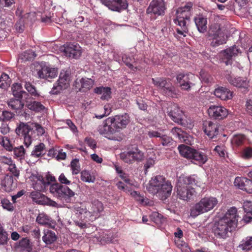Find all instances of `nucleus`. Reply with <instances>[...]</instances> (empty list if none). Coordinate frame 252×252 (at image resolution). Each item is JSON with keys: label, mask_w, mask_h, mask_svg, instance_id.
Returning a JSON list of instances; mask_svg holds the SVG:
<instances>
[{"label": "nucleus", "mask_w": 252, "mask_h": 252, "mask_svg": "<svg viewBox=\"0 0 252 252\" xmlns=\"http://www.w3.org/2000/svg\"><path fill=\"white\" fill-rule=\"evenodd\" d=\"M130 122L129 115L126 114L117 115L107 118L102 125L99 126L98 131L101 135L112 140L121 141V137H115L113 134L125 128Z\"/></svg>", "instance_id": "1"}, {"label": "nucleus", "mask_w": 252, "mask_h": 252, "mask_svg": "<svg viewBox=\"0 0 252 252\" xmlns=\"http://www.w3.org/2000/svg\"><path fill=\"white\" fill-rule=\"evenodd\" d=\"M238 218L237 208H230L222 218L214 223L212 232L217 238L226 239L237 227Z\"/></svg>", "instance_id": "2"}, {"label": "nucleus", "mask_w": 252, "mask_h": 252, "mask_svg": "<svg viewBox=\"0 0 252 252\" xmlns=\"http://www.w3.org/2000/svg\"><path fill=\"white\" fill-rule=\"evenodd\" d=\"M148 192L157 195L161 200H164L171 194L172 186L170 182L161 175H157L151 178L147 187Z\"/></svg>", "instance_id": "3"}, {"label": "nucleus", "mask_w": 252, "mask_h": 252, "mask_svg": "<svg viewBox=\"0 0 252 252\" xmlns=\"http://www.w3.org/2000/svg\"><path fill=\"white\" fill-rule=\"evenodd\" d=\"M195 184L194 176L180 177L177 184V195L181 199L188 201L195 195V191L190 185Z\"/></svg>", "instance_id": "4"}, {"label": "nucleus", "mask_w": 252, "mask_h": 252, "mask_svg": "<svg viewBox=\"0 0 252 252\" xmlns=\"http://www.w3.org/2000/svg\"><path fill=\"white\" fill-rule=\"evenodd\" d=\"M192 6V3L189 2L184 6L178 8L176 11V18L174 20L175 24L179 26L177 29V33L184 36H186L188 32L187 21L189 19Z\"/></svg>", "instance_id": "5"}, {"label": "nucleus", "mask_w": 252, "mask_h": 252, "mask_svg": "<svg viewBox=\"0 0 252 252\" xmlns=\"http://www.w3.org/2000/svg\"><path fill=\"white\" fill-rule=\"evenodd\" d=\"M218 204L216 197L205 196L196 203L190 209V216L196 217L213 210Z\"/></svg>", "instance_id": "6"}, {"label": "nucleus", "mask_w": 252, "mask_h": 252, "mask_svg": "<svg viewBox=\"0 0 252 252\" xmlns=\"http://www.w3.org/2000/svg\"><path fill=\"white\" fill-rule=\"evenodd\" d=\"M50 192L56 197L66 203L72 201L75 193L68 187L55 183L50 187Z\"/></svg>", "instance_id": "7"}, {"label": "nucleus", "mask_w": 252, "mask_h": 252, "mask_svg": "<svg viewBox=\"0 0 252 252\" xmlns=\"http://www.w3.org/2000/svg\"><path fill=\"white\" fill-rule=\"evenodd\" d=\"M70 81V72L67 70H62L60 73L58 81L54 84L50 93L52 94H58L61 93L69 87Z\"/></svg>", "instance_id": "8"}, {"label": "nucleus", "mask_w": 252, "mask_h": 252, "mask_svg": "<svg viewBox=\"0 0 252 252\" xmlns=\"http://www.w3.org/2000/svg\"><path fill=\"white\" fill-rule=\"evenodd\" d=\"M210 40H212L211 44L216 47L226 43L224 33L222 32L220 25L217 23L212 24L208 31Z\"/></svg>", "instance_id": "9"}, {"label": "nucleus", "mask_w": 252, "mask_h": 252, "mask_svg": "<svg viewBox=\"0 0 252 252\" xmlns=\"http://www.w3.org/2000/svg\"><path fill=\"white\" fill-rule=\"evenodd\" d=\"M120 156L124 162L128 164H132L135 161L141 162L145 158L144 153L137 148L123 152Z\"/></svg>", "instance_id": "10"}, {"label": "nucleus", "mask_w": 252, "mask_h": 252, "mask_svg": "<svg viewBox=\"0 0 252 252\" xmlns=\"http://www.w3.org/2000/svg\"><path fill=\"white\" fill-rule=\"evenodd\" d=\"M15 132L19 136L23 137L24 144L29 147L32 141L33 128L28 124L20 123L16 128Z\"/></svg>", "instance_id": "11"}, {"label": "nucleus", "mask_w": 252, "mask_h": 252, "mask_svg": "<svg viewBox=\"0 0 252 252\" xmlns=\"http://www.w3.org/2000/svg\"><path fill=\"white\" fill-rule=\"evenodd\" d=\"M166 6L164 0H152L148 7L146 12L148 14L155 16L164 15Z\"/></svg>", "instance_id": "12"}, {"label": "nucleus", "mask_w": 252, "mask_h": 252, "mask_svg": "<svg viewBox=\"0 0 252 252\" xmlns=\"http://www.w3.org/2000/svg\"><path fill=\"white\" fill-rule=\"evenodd\" d=\"M152 82L155 86L165 95L173 97L175 94V89L169 79L153 78Z\"/></svg>", "instance_id": "13"}, {"label": "nucleus", "mask_w": 252, "mask_h": 252, "mask_svg": "<svg viewBox=\"0 0 252 252\" xmlns=\"http://www.w3.org/2000/svg\"><path fill=\"white\" fill-rule=\"evenodd\" d=\"M195 77L194 74L190 73H180L177 76L176 79L178 83L182 90L188 91L190 89L191 85H193V81Z\"/></svg>", "instance_id": "14"}, {"label": "nucleus", "mask_w": 252, "mask_h": 252, "mask_svg": "<svg viewBox=\"0 0 252 252\" xmlns=\"http://www.w3.org/2000/svg\"><path fill=\"white\" fill-rule=\"evenodd\" d=\"M167 112L168 116L174 122L184 125L183 112L177 104L170 103L167 107Z\"/></svg>", "instance_id": "15"}, {"label": "nucleus", "mask_w": 252, "mask_h": 252, "mask_svg": "<svg viewBox=\"0 0 252 252\" xmlns=\"http://www.w3.org/2000/svg\"><path fill=\"white\" fill-rule=\"evenodd\" d=\"M208 113L210 117L220 120L227 116L228 111L222 106L213 105L210 106L208 108Z\"/></svg>", "instance_id": "16"}, {"label": "nucleus", "mask_w": 252, "mask_h": 252, "mask_svg": "<svg viewBox=\"0 0 252 252\" xmlns=\"http://www.w3.org/2000/svg\"><path fill=\"white\" fill-rule=\"evenodd\" d=\"M94 81L88 78H78L74 82L75 88L81 92H86L93 86Z\"/></svg>", "instance_id": "17"}, {"label": "nucleus", "mask_w": 252, "mask_h": 252, "mask_svg": "<svg viewBox=\"0 0 252 252\" xmlns=\"http://www.w3.org/2000/svg\"><path fill=\"white\" fill-rule=\"evenodd\" d=\"M101 2L113 11H120L126 9L127 3L126 0H100Z\"/></svg>", "instance_id": "18"}, {"label": "nucleus", "mask_w": 252, "mask_h": 252, "mask_svg": "<svg viewBox=\"0 0 252 252\" xmlns=\"http://www.w3.org/2000/svg\"><path fill=\"white\" fill-rule=\"evenodd\" d=\"M104 205L98 200H94L92 202L89 207V213L93 217L92 219L95 220L99 218L104 211Z\"/></svg>", "instance_id": "19"}, {"label": "nucleus", "mask_w": 252, "mask_h": 252, "mask_svg": "<svg viewBox=\"0 0 252 252\" xmlns=\"http://www.w3.org/2000/svg\"><path fill=\"white\" fill-rule=\"evenodd\" d=\"M64 52L70 58L77 59L82 53L81 47L77 43H68L64 48Z\"/></svg>", "instance_id": "20"}, {"label": "nucleus", "mask_w": 252, "mask_h": 252, "mask_svg": "<svg viewBox=\"0 0 252 252\" xmlns=\"http://www.w3.org/2000/svg\"><path fill=\"white\" fill-rule=\"evenodd\" d=\"M172 134L178 138L181 142H185L187 144L191 145L193 142L192 136L183 131L181 128L175 127L171 130Z\"/></svg>", "instance_id": "21"}, {"label": "nucleus", "mask_w": 252, "mask_h": 252, "mask_svg": "<svg viewBox=\"0 0 252 252\" xmlns=\"http://www.w3.org/2000/svg\"><path fill=\"white\" fill-rule=\"evenodd\" d=\"M214 94L217 98L223 101L230 100L233 96V92L231 91L229 89L222 86L215 89Z\"/></svg>", "instance_id": "22"}, {"label": "nucleus", "mask_w": 252, "mask_h": 252, "mask_svg": "<svg viewBox=\"0 0 252 252\" xmlns=\"http://www.w3.org/2000/svg\"><path fill=\"white\" fill-rule=\"evenodd\" d=\"M203 129L205 133L210 138L215 137L219 132L218 124L211 121L204 123Z\"/></svg>", "instance_id": "23"}, {"label": "nucleus", "mask_w": 252, "mask_h": 252, "mask_svg": "<svg viewBox=\"0 0 252 252\" xmlns=\"http://www.w3.org/2000/svg\"><path fill=\"white\" fill-rule=\"evenodd\" d=\"M240 53V50L238 47L234 46L222 51L220 55L223 60H226L224 61L226 65L231 64V60L233 57L237 56Z\"/></svg>", "instance_id": "24"}, {"label": "nucleus", "mask_w": 252, "mask_h": 252, "mask_svg": "<svg viewBox=\"0 0 252 252\" xmlns=\"http://www.w3.org/2000/svg\"><path fill=\"white\" fill-rule=\"evenodd\" d=\"M55 181V178L53 176L47 177V180H45L42 177H39L34 185V188L38 191H44L51 182Z\"/></svg>", "instance_id": "25"}, {"label": "nucleus", "mask_w": 252, "mask_h": 252, "mask_svg": "<svg viewBox=\"0 0 252 252\" xmlns=\"http://www.w3.org/2000/svg\"><path fill=\"white\" fill-rule=\"evenodd\" d=\"M227 79L231 85L236 87L247 88L249 86V81L246 78H233L230 75Z\"/></svg>", "instance_id": "26"}, {"label": "nucleus", "mask_w": 252, "mask_h": 252, "mask_svg": "<svg viewBox=\"0 0 252 252\" xmlns=\"http://www.w3.org/2000/svg\"><path fill=\"white\" fill-rule=\"evenodd\" d=\"M244 210L246 213L243 220L248 223L252 221V202L246 201L244 202Z\"/></svg>", "instance_id": "27"}, {"label": "nucleus", "mask_w": 252, "mask_h": 252, "mask_svg": "<svg viewBox=\"0 0 252 252\" xmlns=\"http://www.w3.org/2000/svg\"><path fill=\"white\" fill-rule=\"evenodd\" d=\"M191 160L196 164L202 165L207 161L208 158L205 153L195 149Z\"/></svg>", "instance_id": "28"}, {"label": "nucleus", "mask_w": 252, "mask_h": 252, "mask_svg": "<svg viewBox=\"0 0 252 252\" xmlns=\"http://www.w3.org/2000/svg\"><path fill=\"white\" fill-rule=\"evenodd\" d=\"M178 148L182 156L185 158L191 159L195 149L185 145H180L178 146Z\"/></svg>", "instance_id": "29"}, {"label": "nucleus", "mask_w": 252, "mask_h": 252, "mask_svg": "<svg viewBox=\"0 0 252 252\" xmlns=\"http://www.w3.org/2000/svg\"><path fill=\"white\" fill-rule=\"evenodd\" d=\"M194 21L198 31L200 32H204L207 29V19L199 15L194 18Z\"/></svg>", "instance_id": "30"}, {"label": "nucleus", "mask_w": 252, "mask_h": 252, "mask_svg": "<svg viewBox=\"0 0 252 252\" xmlns=\"http://www.w3.org/2000/svg\"><path fill=\"white\" fill-rule=\"evenodd\" d=\"M95 93L101 94V99L108 100L111 98V90L109 87H99L94 89Z\"/></svg>", "instance_id": "31"}, {"label": "nucleus", "mask_w": 252, "mask_h": 252, "mask_svg": "<svg viewBox=\"0 0 252 252\" xmlns=\"http://www.w3.org/2000/svg\"><path fill=\"white\" fill-rule=\"evenodd\" d=\"M46 152L45 145L43 143H40L34 147L31 156L34 158H38L44 156Z\"/></svg>", "instance_id": "32"}, {"label": "nucleus", "mask_w": 252, "mask_h": 252, "mask_svg": "<svg viewBox=\"0 0 252 252\" xmlns=\"http://www.w3.org/2000/svg\"><path fill=\"white\" fill-rule=\"evenodd\" d=\"M57 237L55 233L51 230H44L42 240L46 244H51L55 242Z\"/></svg>", "instance_id": "33"}, {"label": "nucleus", "mask_w": 252, "mask_h": 252, "mask_svg": "<svg viewBox=\"0 0 252 252\" xmlns=\"http://www.w3.org/2000/svg\"><path fill=\"white\" fill-rule=\"evenodd\" d=\"M238 247L243 251H251L252 249V236H247L243 239Z\"/></svg>", "instance_id": "34"}, {"label": "nucleus", "mask_w": 252, "mask_h": 252, "mask_svg": "<svg viewBox=\"0 0 252 252\" xmlns=\"http://www.w3.org/2000/svg\"><path fill=\"white\" fill-rule=\"evenodd\" d=\"M13 180L12 176H7L4 177L1 183L2 189L7 192L12 190Z\"/></svg>", "instance_id": "35"}, {"label": "nucleus", "mask_w": 252, "mask_h": 252, "mask_svg": "<svg viewBox=\"0 0 252 252\" xmlns=\"http://www.w3.org/2000/svg\"><path fill=\"white\" fill-rule=\"evenodd\" d=\"M36 222L42 225H50L52 220L50 217L44 213H40L36 218Z\"/></svg>", "instance_id": "36"}, {"label": "nucleus", "mask_w": 252, "mask_h": 252, "mask_svg": "<svg viewBox=\"0 0 252 252\" xmlns=\"http://www.w3.org/2000/svg\"><path fill=\"white\" fill-rule=\"evenodd\" d=\"M160 140L162 146L164 147H173L176 146L175 141L171 137L166 135L162 134L160 138Z\"/></svg>", "instance_id": "37"}, {"label": "nucleus", "mask_w": 252, "mask_h": 252, "mask_svg": "<svg viewBox=\"0 0 252 252\" xmlns=\"http://www.w3.org/2000/svg\"><path fill=\"white\" fill-rule=\"evenodd\" d=\"M8 105L13 110H19L23 108L24 103L20 99H11L8 101Z\"/></svg>", "instance_id": "38"}, {"label": "nucleus", "mask_w": 252, "mask_h": 252, "mask_svg": "<svg viewBox=\"0 0 252 252\" xmlns=\"http://www.w3.org/2000/svg\"><path fill=\"white\" fill-rule=\"evenodd\" d=\"M0 144L7 151H12L13 149V144L9 138L7 136L0 137Z\"/></svg>", "instance_id": "39"}, {"label": "nucleus", "mask_w": 252, "mask_h": 252, "mask_svg": "<svg viewBox=\"0 0 252 252\" xmlns=\"http://www.w3.org/2000/svg\"><path fill=\"white\" fill-rule=\"evenodd\" d=\"M81 179L82 181L87 183H94L95 180L94 176L87 170H83L81 172Z\"/></svg>", "instance_id": "40"}, {"label": "nucleus", "mask_w": 252, "mask_h": 252, "mask_svg": "<svg viewBox=\"0 0 252 252\" xmlns=\"http://www.w3.org/2000/svg\"><path fill=\"white\" fill-rule=\"evenodd\" d=\"M36 57V54L32 50H28L20 56V59L24 62L33 60Z\"/></svg>", "instance_id": "41"}, {"label": "nucleus", "mask_w": 252, "mask_h": 252, "mask_svg": "<svg viewBox=\"0 0 252 252\" xmlns=\"http://www.w3.org/2000/svg\"><path fill=\"white\" fill-rule=\"evenodd\" d=\"M11 81L8 75L2 73L0 77V88L3 89H7L10 85Z\"/></svg>", "instance_id": "42"}, {"label": "nucleus", "mask_w": 252, "mask_h": 252, "mask_svg": "<svg viewBox=\"0 0 252 252\" xmlns=\"http://www.w3.org/2000/svg\"><path fill=\"white\" fill-rule=\"evenodd\" d=\"M24 87L26 90L33 96L37 97L40 96L35 87L29 82H25Z\"/></svg>", "instance_id": "43"}, {"label": "nucleus", "mask_w": 252, "mask_h": 252, "mask_svg": "<svg viewBox=\"0 0 252 252\" xmlns=\"http://www.w3.org/2000/svg\"><path fill=\"white\" fill-rule=\"evenodd\" d=\"M28 107L31 110L40 112L45 109V107L39 102L33 101L28 104Z\"/></svg>", "instance_id": "44"}, {"label": "nucleus", "mask_w": 252, "mask_h": 252, "mask_svg": "<svg viewBox=\"0 0 252 252\" xmlns=\"http://www.w3.org/2000/svg\"><path fill=\"white\" fill-rule=\"evenodd\" d=\"M247 180V178L237 177L235 178L234 182V186L237 187L238 188L244 190Z\"/></svg>", "instance_id": "45"}, {"label": "nucleus", "mask_w": 252, "mask_h": 252, "mask_svg": "<svg viewBox=\"0 0 252 252\" xmlns=\"http://www.w3.org/2000/svg\"><path fill=\"white\" fill-rule=\"evenodd\" d=\"M1 206L3 209L9 212H12L14 209L13 203H11L7 198H3L1 200Z\"/></svg>", "instance_id": "46"}, {"label": "nucleus", "mask_w": 252, "mask_h": 252, "mask_svg": "<svg viewBox=\"0 0 252 252\" xmlns=\"http://www.w3.org/2000/svg\"><path fill=\"white\" fill-rule=\"evenodd\" d=\"M20 246L23 248L22 252H31L32 248L29 239L24 238L20 242Z\"/></svg>", "instance_id": "47"}, {"label": "nucleus", "mask_w": 252, "mask_h": 252, "mask_svg": "<svg viewBox=\"0 0 252 252\" xmlns=\"http://www.w3.org/2000/svg\"><path fill=\"white\" fill-rule=\"evenodd\" d=\"M246 140V137L242 134L234 135L232 139V143L238 146L242 145Z\"/></svg>", "instance_id": "48"}, {"label": "nucleus", "mask_w": 252, "mask_h": 252, "mask_svg": "<svg viewBox=\"0 0 252 252\" xmlns=\"http://www.w3.org/2000/svg\"><path fill=\"white\" fill-rule=\"evenodd\" d=\"M72 173L74 175L78 174L80 171V167L79 161L77 159H73L70 164Z\"/></svg>", "instance_id": "49"}, {"label": "nucleus", "mask_w": 252, "mask_h": 252, "mask_svg": "<svg viewBox=\"0 0 252 252\" xmlns=\"http://www.w3.org/2000/svg\"><path fill=\"white\" fill-rule=\"evenodd\" d=\"M241 157L245 159H248L252 158V148L247 147L245 148L241 153Z\"/></svg>", "instance_id": "50"}, {"label": "nucleus", "mask_w": 252, "mask_h": 252, "mask_svg": "<svg viewBox=\"0 0 252 252\" xmlns=\"http://www.w3.org/2000/svg\"><path fill=\"white\" fill-rule=\"evenodd\" d=\"M14 155L19 158L20 159H22L24 158L25 154V150L23 146H20L18 147H16L13 149Z\"/></svg>", "instance_id": "51"}, {"label": "nucleus", "mask_w": 252, "mask_h": 252, "mask_svg": "<svg viewBox=\"0 0 252 252\" xmlns=\"http://www.w3.org/2000/svg\"><path fill=\"white\" fill-rule=\"evenodd\" d=\"M8 240V234L0 224V245H5Z\"/></svg>", "instance_id": "52"}, {"label": "nucleus", "mask_w": 252, "mask_h": 252, "mask_svg": "<svg viewBox=\"0 0 252 252\" xmlns=\"http://www.w3.org/2000/svg\"><path fill=\"white\" fill-rule=\"evenodd\" d=\"M151 217L153 221L157 224L162 223L165 221V219L158 212L153 213Z\"/></svg>", "instance_id": "53"}, {"label": "nucleus", "mask_w": 252, "mask_h": 252, "mask_svg": "<svg viewBox=\"0 0 252 252\" xmlns=\"http://www.w3.org/2000/svg\"><path fill=\"white\" fill-rule=\"evenodd\" d=\"M248 176L251 179L247 178L244 190L248 193H252V171L248 173Z\"/></svg>", "instance_id": "54"}, {"label": "nucleus", "mask_w": 252, "mask_h": 252, "mask_svg": "<svg viewBox=\"0 0 252 252\" xmlns=\"http://www.w3.org/2000/svg\"><path fill=\"white\" fill-rule=\"evenodd\" d=\"M14 114L8 111H3L1 116H0V120L2 121H8L10 120L14 117Z\"/></svg>", "instance_id": "55"}, {"label": "nucleus", "mask_w": 252, "mask_h": 252, "mask_svg": "<svg viewBox=\"0 0 252 252\" xmlns=\"http://www.w3.org/2000/svg\"><path fill=\"white\" fill-rule=\"evenodd\" d=\"M214 151L218 154L220 157H225L226 154V149L225 147L223 145L217 146L215 148Z\"/></svg>", "instance_id": "56"}, {"label": "nucleus", "mask_w": 252, "mask_h": 252, "mask_svg": "<svg viewBox=\"0 0 252 252\" xmlns=\"http://www.w3.org/2000/svg\"><path fill=\"white\" fill-rule=\"evenodd\" d=\"M47 79L53 78L57 76L58 71L56 68L47 66Z\"/></svg>", "instance_id": "57"}, {"label": "nucleus", "mask_w": 252, "mask_h": 252, "mask_svg": "<svg viewBox=\"0 0 252 252\" xmlns=\"http://www.w3.org/2000/svg\"><path fill=\"white\" fill-rule=\"evenodd\" d=\"M177 246L181 250L182 252H193L190 250L189 246L185 242H177Z\"/></svg>", "instance_id": "58"}, {"label": "nucleus", "mask_w": 252, "mask_h": 252, "mask_svg": "<svg viewBox=\"0 0 252 252\" xmlns=\"http://www.w3.org/2000/svg\"><path fill=\"white\" fill-rule=\"evenodd\" d=\"M47 65L42 66L41 69L37 71L38 77L41 79H47Z\"/></svg>", "instance_id": "59"}, {"label": "nucleus", "mask_w": 252, "mask_h": 252, "mask_svg": "<svg viewBox=\"0 0 252 252\" xmlns=\"http://www.w3.org/2000/svg\"><path fill=\"white\" fill-rule=\"evenodd\" d=\"M15 3V0H0V9L10 7Z\"/></svg>", "instance_id": "60"}, {"label": "nucleus", "mask_w": 252, "mask_h": 252, "mask_svg": "<svg viewBox=\"0 0 252 252\" xmlns=\"http://www.w3.org/2000/svg\"><path fill=\"white\" fill-rule=\"evenodd\" d=\"M104 113L102 115H96L95 117L97 119H101L103 117L109 115L111 112V108L109 104L105 105L104 106Z\"/></svg>", "instance_id": "61"}, {"label": "nucleus", "mask_w": 252, "mask_h": 252, "mask_svg": "<svg viewBox=\"0 0 252 252\" xmlns=\"http://www.w3.org/2000/svg\"><path fill=\"white\" fill-rule=\"evenodd\" d=\"M199 75L201 81L207 83L210 82L211 76L204 70H201Z\"/></svg>", "instance_id": "62"}, {"label": "nucleus", "mask_w": 252, "mask_h": 252, "mask_svg": "<svg viewBox=\"0 0 252 252\" xmlns=\"http://www.w3.org/2000/svg\"><path fill=\"white\" fill-rule=\"evenodd\" d=\"M155 163V160L152 158H149L146 160L144 168L145 170V173L148 171L149 168L152 167Z\"/></svg>", "instance_id": "63"}, {"label": "nucleus", "mask_w": 252, "mask_h": 252, "mask_svg": "<svg viewBox=\"0 0 252 252\" xmlns=\"http://www.w3.org/2000/svg\"><path fill=\"white\" fill-rule=\"evenodd\" d=\"M8 170L15 177L19 175V171L17 169L15 164L13 162L9 165Z\"/></svg>", "instance_id": "64"}]
</instances>
